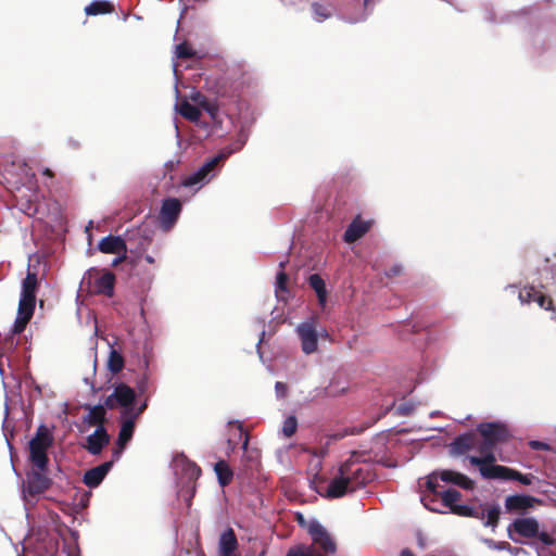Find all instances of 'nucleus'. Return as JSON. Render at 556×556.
<instances>
[{
	"mask_svg": "<svg viewBox=\"0 0 556 556\" xmlns=\"http://www.w3.org/2000/svg\"><path fill=\"white\" fill-rule=\"evenodd\" d=\"M477 433L480 435L478 453L480 456H469L468 460L472 466L479 468L480 475L484 468L497 467L494 450L511 439L508 427L498 421L481 422L477 426Z\"/></svg>",
	"mask_w": 556,
	"mask_h": 556,
	"instance_id": "1",
	"label": "nucleus"
},
{
	"mask_svg": "<svg viewBox=\"0 0 556 556\" xmlns=\"http://www.w3.org/2000/svg\"><path fill=\"white\" fill-rule=\"evenodd\" d=\"M54 438L47 426L40 425L28 444L31 467L48 470V450L53 445Z\"/></svg>",
	"mask_w": 556,
	"mask_h": 556,
	"instance_id": "2",
	"label": "nucleus"
},
{
	"mask_svg": "<svg viewBox=\"0 0 556 556\" xmlns=\"http://www.w3.org/2000/svg\"><path fill=\"white\" fill-rule=\"evenodd\" d=\"M115 275L110 270L88 269L81 280V289L89 294L113 296Z\"/></svg>",
	"mask_w": 556,
	"mask_h": 556,
	"instance_id": "3",
	"label": "nucleus"
},
{
	"mask_svg": "<svg viewBox=\"0 0 556 556\" xmlns=\"http://www.w3.org/2000/svg\"><path fill=\"white\" fill-rule=\"evenodd\" d=\"M339 473L345 476L353 492L364 488L376 478V473L370 465L361 464L352 458L341 464Z\"/></svg>",
	"mask_w": 556,
	"mask_h": 556,
	"instance_id": "4",
	"label": "nucleus"
},
{
	"mask_svg": "<svg viewBox=\"0 0 556 556\" xmlns=\"http://www.w3.org/2000/svg\"><path fill=\"white\" fill-rule=\"evenodd\" d=\"M47 472L48 470L34 467L26 472V480L23 482L24 500L36 498L51 486L52 480L48 477Z\"/></svg>",
	"mask_w": 556,
	"mask_h": 556,
	"instance_id": "5",
	"label": "nucleus"
},
{
	"mask_svg": "<svg viewBox=\"0 0 556 556\" xmlns=\"http://www.w3.org/2000/svg\"><path fill=\"white\" fill-rule=\"evenodd\" d=\"M182 211V204L177 198H165L159 212V224L162 230L169 231L177 223Z\"/></svg>",
	"mask_w": 556,
	"mask_h": 556,
	"instance_id": "6",
	"label": "nucleus"
},
{
	"mask_svg": "<svg viewBox=\"0 0 556 556\" xmlns=\"http://www.w3.org/2000/svg\"><path fill=\"white\" fill-rule=\"evenodd\" d=\"M482 478L488 480H516L521 484L529 485L532 483L534 476L531 473L523 475L513 468L498 465L497 467L484 468Z\"/></svg>",
	"mask_w": 556,
	"mask_h": 556,
	"instance_id": "7",
	"label": "nucleus"
},
{
	"mask_svg": "<svg viewBox=\"0 0 556 556\" xmlns=\"http://www.w3.org/2000/svg\"><path fill=\"white\" fill-rule=\"evenodd\" d=\"M301 340V348L305 354H312L317 351L318 333L314 320L302 323L296 328Z\"/></svg>",
	"mask_w": 556,
	"mask_h": 556,
	"instance_id": "8",
	"label": "nucleus"
},
{
	"mask_svg": "<svg viewBox=\"0 0 556 556\" xmlns=\"http://www.w3.org/2000/svg\"><path fill=\"white\" fill-rule=\"evenodd\" d=\"M308 533L314 544L318 545L325 553H334L337 545L332 536L317 520H313L308 525Z\"/></svg>",
	"mask_w": 556,
	"mask_h": 556,
	"instance_id": "9",
	"label": "nucleus"
},
{
	"mask_svg": "<svg viewBox=\"0 0 556 556\" xmlns=\"http://www.w3.org/2000/svg\"><path fill=\"white\" fill-rule=\"evenodd\" d=\"M507 531L509 539L515 542L518 540L513 535V532L522 538L532 539L539 534V522L534 518H518L509 525Z\"/></svg>",
	"mask_w": 556,
	"mask_h": 556,
	"instance_id": "10",
	"label": "nucleus"
},
{
	"mask_svg": "<svg viewBox=\"0 0 556 556\" xmlns=\"http://www.w3.org/2000/svg\"><path fill=\"white\" fill-rule=\"evenodd\" d=\"M37 289V274L28 270L26 277L22 281V291L18 305H21L22 307L25 306L35 309Z\"/></svg>",
	"mask_w": 556,
	"mask_h": 556,
	"instance_id": "11",
	"label": "nucleus"
},
{
	"mask_svg": "<svg viewBox=\"0 0 556 556\" xmlns=\"http://www.w3.org/2000/svg\"><path fill=\"white\" fill-rule=\"evenodd\" d=\"M479 437L473 432H466L457 435L448 445L450 453L453 456L464 455L469 451L478 452Z\"/></svg>",
	"mask_w": 556,
	"mask_h": 556,
	"instance_id": "12",
	"label": "nucleus"
},
{
	"mask_svg": "<svg viewBox=\"0 0 556 556\" xmlns=\"http://www.w3.org/2000/svg\"><path fill=\"white\" fill-rule=\"evenodd\" d=\"M131 242H132L131 238H127V240H124L121 237L110 235L108 237H104L99 242L98 248L102 253H105V254L123 253V258H126L127 257L126 253L128 251L127 243L131 244Z\"/></svg>",
	"mask_w": 556,
	"mask_h": 556,
	"instance_id": "13",
	"label": "nucleus"
},
{
	"mask_svg": "<svg viewBox=\"0 0 556 556\" xmlns=\"http://www.w3.org/2000/svg\"><path fill=\"white\" fill-rule=\"evenodd\" d=\"M224 154H218L210 160H207L197 172L188 176L182 180V185L185 187H192L197 184L202 182L208 174L225 160Z\"/></svg>",
	"mask_w": 556,
	"mask_h": 556,
	"instance_id": "14",
	"label": "nucleus"
},
{
	"mask_svg": "<svg viewBox=\"0 0 556 556\" xmlns=\"http://www.w3.org/2000/svg\"><path fill=\"white\" fill-rule=\"evenodd\" d=\"M224 154H218L210 160H207L197 172L188 176L182 180V185L185 187H192L197 184L202 182L208 174L225 160Z\"/></svg>",
	"mask_w": 556,
	"mask_h": 556,
	"instance_id": "15",
	"label": "nucleus"
},
{
	"mask_svg": "<svg viewBox=\"0 0 556 556\" xmlns=\"http://www.w3.org/2000/svg\"><path fill=\"white\" fill-rule=\"evenodd\" d=\"M535 504H541V500L525 494H514L505 498V508L509 513L526 511Z\"/></svg>",
	"mask_w": 556,
	"mask_h": 556,
	"instance_id": "16",
	"label": "nucleus"
},
{
	"mask_svg": "<svg viewBox=\"0 0 556 556\" xmlns=\"http://www.w3.org/2000/svg\"><path fill=\"white\" fill-rule=\"evenodd\" d=\"M110 443V435L104 427H98L93 433L86 438L84 447L91 455H99L102 450Z\"/></svg>",
	"mask_w": 556,
	"mask_h": 556,
	"instance_id": "17",
	"label": "nucleus"
},
{
	"mask_svg": "<svg viewBox=\"0 0 556 556\" xmlns=\"http://www.w3.org/2000/svg\"><path fill=\"white\" fill-rule=\"evenodd\" d=\"M372 222L363 220L361 216H356L345 229L343 239L348 243H353L364 237L370 229Z\"/></svg>",
	"mask_w": 556,
	"mask_h": 556,
	"instance_id": "18",
	"label": "nucleus"
},
{
	"mask_svg": "<svg viewBox=\"0 0 556 556\" xmlns=\"http://www.w3.org/2000/svg\"><path fill=\"white\" fill-rule=\"evenodd\" d=\"M113 466V462H104L99 466H96L84 473L83 482L88 488H97L106 477Z\"/></svg>",
	"mask_w": 556,
	"mask_h": 556,
	"instance_id": "19",
	"label": "nucleus"
},
{
	"mask_svg": "<svg viewBox=\"0 0 556 556\" xmlns=\"http://www.w3.org/2000/svg\"><path fill=\"white\" fill-rule=\"evenodd\" d=\"M113 397L116 400L118 406L125 408L124 413L129 414L136 400V392L132 388L122 382L115 386Z\"/></svg>",
	"mask_w": 556,
	"mask_h": 556,
	"instance_id": "20",
	"label": "nucleus"
},
{
	"mask_svg": "<svg viewBox=\"0 0 556 556\" xmlns=\"http://www.w3.org/2000/svg\"><path fill=\"white\" fill-rule=\"evenodd\" d=\"M439 478L446 483L455 484L464 490L471 491L475 488V481L467 476L451 469H443L439 471Z\"/></svg>",
	"mask_w": 556,
	"mask_h": 556,
	"instance_id": "21",
	"label": "nucleus"
},
{
	"mask_svg": "<svg viewBox=\"0 0 556 556\" xmlns=\"http://www.w3.org/2000/svg\"><path fill=\"white\" fill-rule=\"evenodd\" d=\"M352 489L350 488L349 480H346L344 475L338 472L336 477H333L326 490V497L328 498H340L348 493H352Z\"/></svg>",
	"mask_w": 556,
	"mask_h": 556,
	"instance_id": "22",
	"label": "nucleus"
},
{
	"mask_svg": "<svg viewBox=\"0 0 556 556\" xmlns=\"http://www.w3.org/2000/svg\"><path fill=\"white\" fill-rule=\"evenodd\" d=\"M238 540L232 528L225 530L219 538V556H237Z\"/></svg>",
	"mask_w": 556,
	"mask_h": 556,
	"instance_id": "23",
	"label": "nucleus"
},
{
	"mask_svg": "<svg viewBox=\"0 0 556 556\" xmlns=\"http://www.w3.org/2000/svg\"><path fill=\"white\" fill-rule=\"evenodd\" d=\"M135 431V420L134 418L125 419L121 426L118 437H117V446L118 450L114 452L115 456L118 457L122 451L125 448L126 444L131 440Z\"/></svg>",
	"mask_w": 556,
	"mask_h": 556,
	"instance_id": "24",
	"label": "nucleus"
},
{
	"mask_svg": "<svg viewBox=\"0 0 556 556\" xmlns=\"http://www.w3.org/2000/svg\"><path fill=\"white\" fill-rule=\"evenodd\" d=\"M88 414L84 417V422L89 426L104 427L106 421V410L103 405L98 404L94 406L87 405Z\"/></svg>",
	"mask_w": 556,
	"mask_h": 556,
	"instance_id": "25",
	"label": "nucleus"
},
{
	"mask_svg": "<svg viewBox=\"0 0 556 556\" xmlns=\"http://www.w3.org/2000/svg\"><path fill=\"white\" fill-rule=\"evenodd\" d=\"M34 312H35L34 308H29V307H25V306L22 307L21 305H18L17 317L14 321V326L12 329V332L14 334H20L25 330L27 324L29 323V320L31 319V317L34 315Z\"/></svg>",
	"mask_w": 556,
	"mask_h": 556,
	"instance_id": "26",
	"label": "nucleus"
},
{
	"mask_svg": "<svg viewBox=\"0 0 556 556\" xmlns=\"http://www.w3.org/2000/svg\"><path fill=\"white\" fill-rule=\"evenodd\" d=\"M214 470L217 475L218 483L222 486L228 485L232 478H233V471L225 460H219L215 464Z\"/></svg>",
	"mask_w": 556,
	"mask_h": 556,
	"instance_id": "27",
	"label": "nucleus"
},
{
	"mask_svg": "<svg viewBox=\"0 0 556 556\" xmlns=\"http://www.w3.org/2000/svg\"><path fill=\"white\" fill-rule=\"evenodd\" d=\"M114 12V5L106 0H97L85 8L87 15L109 14Z\"/></svg>",
	"mask_w": 556,
	"mask_h": 556,
	"instance_id": "28",
	"label": "nucleus"
},
{
	"mask_svg": "<svg viewBox=\"0 0 556 556\" xmlns=\"http://www.w3.org/2000/svg\"><path fill=\"white\" fill-rule=\"evenodd\" d=\"M309 287L316 292L320 304H325L327 300V290L324 279L318 274L308 277Z\"/></svg>",
	"mask_w": 556,
	"mask_h": 556,
	"instance_id": "29",
	"label": "nucleus"
},
{
	"mask_svg": "<svg viewBox=\"0 0 556 556\" xmlns=\"http://www.w3.org/2000/svg\"><path fill=\"white\" fill-rule=\"evenodd\" d=\"M453 514L462 517H472L479 520L484 519V510L468 505L456 504L450 509Z\"/></svg>",
	"mask_w": 556,
	"mask_h": 556,
	"instance_id": "30",
	"label": "nucleus"
},
{
	"mask_svg": "<svg viewBox=\"0 0 556 556\" xmlns=\"http://www.w3.org/2000/svg\"><path fill=\"white\" fill-rule=\"evenodd\" d=\"M124 363L122 354L118 351L111 349L108 358V369L114 375L118 374L123 370Z\"/></svg>",
	"mask_w": 556,
	"mask_h": 556,
	"instance_id": "31",
	"label": "nucleus"
},
{
	"mask_svg": "<svg viewBox=\"0 0 556 556\" xmlns=\"http://www.w3.org/2000/svg\"><path fill=\"white\" fill-rule=\"evenodd\" d=\"M484 510L483 526L495 529L500 521L501 509L498 506H488Z\"/></svg>",
	"mask_w": 556,
	"mask_h": 556,
	"instance_id": "32",
	"label": "nucleus"
},
{
	"mask_svg": "<svg viewBox=\"0 0 556 556\" xmlns=\"http://www.w3.org/2000/svg\"><path fill=\"white\" fill-rule=\"evenodd\" d=\"M192 99L199 104V108L207 112L212 118L216 117L218 113V106L214 102L210 101L206 97L199 92Z\"/></svg>",
	"mask_w": 556,
	"mask_h": 556,
	"instance_id": "33",
	"label": "nucleus"
},
{
	"mask_svg": "<svg viewBox=\"0 0 556 556\" xmlns=\"http://www.w3.org/2000/svg\"><path fill=\"white\" fill-rule=\"evenodd\" d=\"M179 112L185 118L191 122H198L202 115L199 106H195L187 101H184L180 104Z\"/></svg>",
	"mask_w": 556,
	"mask_h": 556,
	"instance_id": "34",
	"label": "nucleus"
},
{
	"mask_svg": "<svg viewBox=\"0 0 556 556\" xmlns=\"http://www.w3.org/2000/svg\"><path fill=\"white\" fill-rule=\"evenodd\" d=\"M285 266H286V262L279 263L280 270L277 273V277H276V294L278 298H280L281 292H288L287 285H288L289 277L285 271Z\"/></svg>",
	"mask_w": 556,
	"mask_h": 556,
	"instance_id": "35",
	"label": "nucleus"
},
{
	"mask_svg": "<svg viewBox=\"0 0 556 556\" xmlns=\"http://www.w3.org/2000/svg\"><path fill=\"white\" fill-rule=\"evenodd\" d=\"M442 505L448 509H451L453 506L457 504V501L460 500L462 494L455 489H448L445 491H442L440 493Z\"/></svg>",
	"mask_w": 556,
	"mask_h": 556,
	"instance_id": "36",
	"label": "nucleus"
},
{
	"mask_svg": "<svg viewBox=\"0 0 556 556\" xmlns=\"http://www.w3.org/2000/svg\"><path fill=\"white\" fill-rule=\"evenodd\" d=\"M182 471L190 481L197 480L201 475V468L189 459L182 460Z\"/></svg>",
	"mask_w": 556,
	"mask_h": 556,
	"instance_id": "37",
	"label": "nucleus"
},
{
	"mask_svg": "<svg viewBox=\"0 0 556 556\" xmlns=\"http://www.w3.org/2000/svg\"><path fill=\"white\" fill-rule=\"evenodd\" d=\"M540 290H536L533 286H526L519 292V299L522 303L535 302V298L540 294Z\"/></svg>",
	"mask_w": 556,
	"mask_h": 556,
	"instance_id": "38",
	"label": "nucleus"
},
{
	"mask_svg": "<svg viewBox=\"0 0 556 556\" xmlns=\"http://www.w3.org/2000/svg\"><path fill=\"white\" fill-rule=\"evenodd\" d=\"M312 11L314 13L315 20L318 22H321L331 16L330 10L326 5L318 2H314L312 4Z\"/></svg>",
	"mask_w": 556,
	"mask_h": 556,
	"instance_id": "39",
	"label": "nucleus"
},
{
	"mask_svg": "<svg viewBox=\"0 0 556 556\" xmlns=\"http://www.w3.org/2000/svg\"><path fill=\"white\" fill-rule=\"evenodd\" d=\"M439 471L440 470H437V471H433L427 479V482H426V486H427V490L433 494V495H440V493H442V491L439 490L440 485L438 483V480L440 479L439 478Z\"/></svg>",
	"mask_w": 556,
	"mask_h": 556,
	"instance_id": "40",
	"label": "nucleus"
},
{
	"mask_svg": "<svg viewBox=\"0 0 556 556\" xmlns=\"http://www.w3.org/2000/svg\"><path fill=\"white\" fill-rule=\"evenodd\" d=\"M298 429V420L294 416H289L285 419L282 426V433L287 438H291Z\"/></svg>",
	"mask_w": 556,
	"mask_h": 556,
	"instance_id": "41",
	"label": "nucleus"
},
{
	"mask_svg": "<svg viewBox=\"0 0 556 556\" xmlns=\"http://www.w3.org/2000/svg\"><path fill=\"white\" fill-rule=\"evenodd\" d=\"M176 54L179 59H192L195 56L194 50L187 42L179 43L176 47Z\"/></svg>",
	"mask_w": 556,
	"mask_h": 556,
	"instance_id": "42",
	"label": "nucleus"
},
{
	"mask_svg": "<svg viewBox=\"0 0 556 556\" xmlns=\"http://www.w3.org/2000/svg\"><path fill=\"white\" fill-rule=\"evenodd\" d=\"M535 302L539 304L540 307L546 311L554 309L552 298L542 292H540V294L535 298Z\"/></svg>",
	"mask_w": 556,
	"mask_h": 556,
	"instance_id": "43",
	"label": "nucleus"
},
{
	"mask_svg": "<svg viewBox=\"0 0 556 556\" xmlns=\"http://www.w3.org/2000/svg\"><path fill=\"white\" fill-rule=\"evenodd\" d=\"M358 433H359L358 430H356L355 428H352V429H345L342 432H336V433L331 434L330 438L332 440L338 441V440H341V439L345 438L346 435H350V434L353 435V434H358Z\"/></svg>",
	"mask_w": 556,
	"mask_h": 556,
	"instance_id": "44",
	"label": "nucleus"
},
{
	"mask_svg": "<svg viewBox=\"0 0 556 556\" xmlns=\"http://www.w3.org/2000/svg\"><path fill=\"white\" fill-rule=\"evenodd\" d=\"M535 538H538L543 544L548 546L554 545L556 543V540L547 532L539 531V534Z\"/></svg>",
	"mask_w": 556,
	"mask_h": 556,
	"instance_id": "45",
	"label": "nucleus"
},
{
	"mask_svg": "<svg viewBox=\"0 0 556 556\" xmlns=\"http://www.w3.org/2000/svg\"><path fill=\"white\" fill-rule=\"evenodd\" d=\"M275 391H276L277 396L282 399L288 393V386L283 382L278 381L275 384Z\"/></svg>",
	"mask_w": 556,
	"mask_h": 556,
	"instance_id": "46",
	"label": "nucleus"
},
{
	"mask_svg": "<svg viewBox=\"0 0 556 556\" xmlns=\"http://www.w3.org/2000/svg\"><path fill=\"white\" fill-rule=\"evenodd\" d=\"M403 271V267L401 265H393L386 271V276L389 278L401 275Z\"/></svg>",
	"mask_w": 556,
	"mask_h": 556,
	"instance_id": "47",
	"label": "nucleus"
},
{
	"mask_svg": "<svg viewBox=\"0 0 556 556\" xmlns=\"http://www.w3.org/2000/svg\"><path fill=\"white\" fill-rule=\"evenodd\" d=\"M491 543L496 547L497 549H507L509 552H513V549L518 551V548L513 547L508 542L502 541V542H494L491 541Z\"/></svg>",
	"mask_w": 556,
	"mask_h": 556,
	"instance_id": "48",
	"label": "nucleus"
},
{
	"mask_svg": "<svg viewBox=\"0 0 556 556\" xmlns=\"http://www.w3.org/2000/svg\"><path fill=\"white\" fill-rule=\"evenodd\" d=\"M104 408L114 409L118 407L116 400L113 397V393L104 400Z\"/></svg>",
	"mask_w": 556,
	"mask_h": 556,
	"instance_id": "49",
	"label": "nucleus"
},
{
	"mask_svg": "<svg viewBox=\"0 0 556 556\" xmlns=\"http://www.w3.org/2000/svg\"><path fill=\"white\" fill-rule=\"evenodd\" d=\"M530 446L534 450H542V451H547L549 450V446L548 444L544 443V442H541V441H531L530 442Z\"/></svg>",
	"mask_w": 556,
	"mask_h": 556,
	"instance_id": "50",
	"label": "nucleus"
},
{
	"mask_svg": "<svg viewBox=\"0 0 556 556\" xmlns=\"http://www.w3.org/2000/svg\"><path fill=\"white\" fill-rule=\"evenodd\" d=\"M295 520L296 522L299 523L300 527L302 528H307L308 529V525L304 515L302 513H296L295 514Z\"/></svg>",
	"mask_w": 556,
	"mask_h": 556,
	"instance_id": "51",
	"label": "nucleus"
},
{
	"mask_svg": "<svg viewBox=\"0 0 556 556\" xmlns=\"http://www.w3.org/2000/svg\"><path fill=\"white\" fill-rule=\"evenodd\" d=\"M308 553H305L302 548H290L286 556H307Z\"/></svg>",
	"mask_w": 556,
	"mask_h": 556,
	"instance_id": "52",
	"label": "nucleus"
},
{
	"mask_svg": "<svg viewBox=\"0 0 556 556\" xmlns=\"http://www.w3.org/2000/svg\"><path fill=\"white\" fill-rule=\"evenodd\" d=\"M542 270L547 275H554V266L549 265V260L547 257L544 258V267Z\"/></svg>",
	"mask_w": 556,
	"mask_h": 556,
	"instance_id": "53",
	"label": "nucleus"
},
{
	"mask_svg": "<svg viewBox=\"0 0 556 556\" xmlns=\"http://www.w3.org/2000/svg\"><path fill=\"white\" fill-rule=\"evenodd\" d=\"M148 386V378L144 376L138 383V389L141 393L146 392Z\"/></svg>",
	"mask_w": 556,
	"mask_h": 556,
	"instance_id": "54",
	"label": "nucleus"
},
{
	"mask_svg": "<svg viewBox=\"0 0 556 556\" xmlns=\"http://www.w3.org/2000/svg\"><path fill=\"white\" fill-rule=\"evenodd\" d=\"M150 243V241H148L147 238H142L141 239V242H140V247H139V250L141 251H144L148 247V244Z\"/></svg>",
	"mask_w": 556,
	"mask_h": 556,
	"instance_id": "55",
	"label": "nucleus"
},
{
	"mask_svg": "<svg viewBox=\"0 0 556 556\" xmlns=\"http://www.w3.org/2000/svg\"><path fill=\"white\" fill-rule=\"evenodd\" d=\"M146 407H147V404H146V403H143V404H142L138 409H137L136 414H135L131 418H134V419H135V418H137L140 414H142V413H143V410L146 409Z\"/></svg>",
	"mask_w": 556,
	"mask_h": 556,
	"instance_id": "56",
	"label": "nucleus"
},
{
	"mask_svg": "<svg viewBox=\"0 0 556 556\" xmlns=\"http://www.w3.org/2000/svg\"><path fill=\"white\" fill-rule=\"evenodd\" d=\"M418 546L424 549L426 547V542H425V539L422 538V535L420 534L418 536Z\"/></svg>",
	"mask_w": 556,
	"mask_h": 556,
	"instance_id": "57",
	"label": "nucleus"
},
{
	"mask_svg": "<svg viewBox=\"0 0 556 556\" xmlns=\"http://www.w3.org/2000/svg\"><path fill=\"white\" fill-rule=\"evenodd\" d=\"M400 556H415V555L413 554V552H412L410 549H408V548H404V549L401 552Z\"/></svg>",
	"mask_w": 556,
	"mask_h": 556,
	"instance_id": "58",
	"label": "nucleus"
},
{
	"mask_svg": "<svg viewBox=\"0 0 556 556\" xmlns=\"http://www.w3.org/2000/svg\"><path fill=\"white\" fill-rule=\"evenodd\" d=\"M121 256L115 258L113 261V265L116 266L117 264H119L121 262L125 261L126 258H123V253L119 254Z\"/></svg>",
	"mask_w": 556,
	"mask_h": 556,
	"instance_id": "59",
	"label": "nucleus"
},
{
	"mask_svg": "<svg viewBox=\"0 0 556 556\" xmlns=\"http://www.w3.org/2000/svg\"><path fill=\"white\" fill-rule=\"evenodd\" d=\"M146 261H147L148 263H150V264L154 263L153 257H152V256H150V255H147V256H146Z\"/></svg>",
	"mask_w": 556,
	"mask_h": 556,
	"instance_id": "60",
	"label": "nucleus"
},
{
	"mask_svg": "<svg viewBox=\"0 0 556 556\" xmlns=\"http://www.w3.org/2000/svg\"><path fill=\"white\" fill-rule=\"evenodd\" d=\"M45 174H46V175H48V176H52V172H51L49 168H47V169L45 170Z\"/></svg>",
	"mask_w": 556,
	"mask_h": 556,
	"instance_id": "61",
	"label": "nucleus"
},
{
	"mask_svg": "<svg viewBox=\"0 0 556 556\" xmlns=\"http://www.w3.org/2000/svg\"><path fill=\"white\" fill-rule=\"evenodd\" d=\"M248 446V439H245L244 443H243V448H247Z\"/></svg>",
	"mask_w": 556,
	"mask_h": 556,
	"instance_id": "62",
	"label": "nucleus"
},
{
	"mask_svg": "<svg viewBox=\"0 0 556 556\" xmlns=\"http://www.w3.org/2000/svg\"><path fill=\"white\" fill-rule=\"evenodd\" d=\"M425 507L431 509V510H435L434 508H431L427 503H425Z\"/></svg>",
	"mask_w": 556,
	"mask_h": 556,
	"instance_id": "63",
	"label": "nucleus"
},
{
	"mask_svg": "<svg viewBox=\"0 0 556 556\" xmlns=\"http://www.w3.org/2000/svg\"><path fill=\"white\" fill-rule=\"evenodd\" d=\"M371 0H365V5H368Z\"/></svg>",
	"mask_w": 556,
	"mask_h": 556,
	"instance_id": "64",
	"label": "nucleus"
}]
</instances>
